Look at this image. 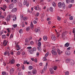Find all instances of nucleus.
<instances>
[{
    "instance_id": "21",
    "label": "nucleus",
    "mask_w": 75,
    "mask_h": 75,
    "mask_svg": "<svg viewBox=\"0 0 75 75\" xmlns=\"http://www.w3.org/2000/svg\"><path fill=\"white\" fill-rule=\"evenodd\" d=\"M69 44L68 42L66 43L64 45L65 47H69Z\"/></svg>"
},
{
    "instance_id": "49",
    "label": "nucleus",
    "mask_w": 75,
    "mask_h": 75,
    "mask_svg": "<svg viewBox=\"0 0 75 75\" xmlns=\"http://www.w3.org/2000/svg\"><path fill=\"white\" fill-rule=\"evenodd\" d=\"M60 35V33H57V37H59V36Z\"/></svg>"
},
{
    "instance_id": "57",
    "label": "nucleus",
    "mask_w": 75,
    "mask_h": 75,
    "mask_svg": "<svg viewBox=\"0 0 75 75\" xmlns=\"http://www.w3.org/2000/svg\"><path fill=\"white\" fill-rule=\"evenodd\" d=\"M66 2L68 4L70 2V0H66Z\"/></svg>"
},
{
    "instance_id": "19",
    "label": "nucleus",
    "mask_w": 75,
    "mask_h": 75,
    "mask_svg": "<svg viewBox=\"0 0 75 75\" xmlns=\"http://www.w3.org/2000/svg\"><path fill=\"white\" fill-rule=\"evenodd\" d=\"M30 38H27L25 40L26 42H27V43H28V42H30Z\"/></svg>"
},
{
    "instance_id": "63",
    "label": "nucleus",
    "mask_w": 75,
    "mask_h": 75,
    "mask_svg": "<svg viewBox=\"0 0 75 75\" xmlns=\"http://www.w3.org/2000/svg\"><path fill=\"white\" fill-rule=\"evenodd\" d=\"M3 24L4 25H7V24H6V22H3Z\"/></svg>"
},
{
    "instance_id": "28",
    "label": "nucleus",
    "mask_w": 75,
    "mask_h": 75,
    "mask_svg": "<svg viewBox=\"0 0 75 75\" xmlns=\"http://www.w3.org/2000/svg\"><path fill=\"white\" fill-rule=\"evenodd\" d=\"M43 61H47V59L46 57H44L43 58Z\"/></svg>"
},
{
    "instance_id": "15",
    "label": "nucleus",
    "mask_w": 75,
    "mask_h": 75,
    "mask_svg": "<svg viewBox=\"0 0 75 75\" xmlns=\"http://www.w3.org/2000/svg\"><path fill=\"white\" fill-rule=\"evenodd\" d=\"M47 65H48V63L47 62L46 63V65L44 67V69H45V70H47Z\"/></svg>"
},
{
    "instance_id": "34",
    "label": "nucleus",
    "mask_w": 75,
    "mask_h": 75,
    "mask_svg": "<svg viewBox=\"0 0 75 75\" xmlns=\"http://www.w3.org/2000/svg\"><path fill=\"white\" fill-rule=\"evenodd\" d=\"M57 52H58L59 54H60V50H59V49H57Z\"/></svg>"
},
{
    "instance_id": "2",
    "label": "nucleus",
    "mask_w": 75,
    "mask_h": 75,
    "mask_svg": "<svg viewBox=\"0 0 75 75\" xmlns=\"http://www.w3.org/2000/svg\"><path fill=\"white\" fill-rule=\"evenodd\" d=\"M0 8L3 11H6V9L7 8V6L6 5H4L2 7H1Z\"/></svg>"
},
{
    "instance_id": "47",
    "label": "nucleus",
    "mask_w": 75,
    "mask_h": 75,
    "mask_svg": "<svg viewBox=\"0 0 75 75\" xmlns=\"http://www.w3.org/2000/svg\"><path fill=\"white\" fill-rule=\"evenodd\" d=\"M37 50V48L35 47H33V51H36V50Z\"/></svg>"
},
{
    "instance_id": "41",
    "label": "nucleus",
    "mask_w": 75,
    "mask_h": 75,
    "mask_svg": "<svg viewBox=\"0 0 75 75\" xmlns=\"http://www.w3.org/2000/svg\"><path fill=\"white\" fill-rule=\"evenodd\" d=\"M0 18H1L2 19H3L4 18V16L2 15H0Z\"/></svg>"
},
{
    "instance_id": "29",
    "label": "nucleus",
    "mask_w": 75,
    "mask_h": 75,
    "mask_svg": "<svg viewBox=\"0 0 75 75\" xmlns=\"http://www.w3.org/2000/svg\"><path fill=\"white\" fill-rule=\"evenodd\" d=\"M52 5L54 7H55L56 6V4H55V2H53L52 4Z\"/></svg>"
},
{
    "instance_id": "52",
    "label": "nucleus",
    "mask_w": 75,
    "mask_h": 75,
    "mask_svg": "<svg viewBox=\"0 0 75 75\" xmlns=\"http://www.w3.org/2000/svg\"><path fill=\"white\" fill-rule=\"evenodd\" d=\"M6 74V72L5 71H3L2 72V74L3 75H5V74Z\"/></svg>"
},
{
    "instance_id": "64",
    "label": "nucleus",
    "mask_w": 75,
    "mask_h": 75,
    "mask_svg": "<svg viewBox=\"0 0 75 75\" xmlns=\"http://www.w3.org/2000/svg\"><path fill=\"white\" fill-rule=\"evenodd\" d=\"M18 75H23V73L21 72H19L18 73Z\"/></svg>"
},
{
    "instance_id": "32",
    "label": "nucleus",
    "mask_w": 75,
    "mask_h": 75,
    "mask_svg": "<svg viewBox=\"0 0 75 75\" xmlns=\"http://www.w3.org/2000/svg\"><path fill=\"white\" fill-rule=\"evenodd\" d=\"M30 27L28 26L26 28V30L27 31H28L30 30Z\"/></svg>"
},
{
    "instance_id": "44",
    "label": "nucleus",
    "mask_w": 75,
    "mask_h": 75,
    "mask_svg": "<svg viewBox=\"0 0 75 75\" xmlns=\"http://www.w3.org/2000/svg\"><path fill=\"white\" fill-rule=\"evenodd\" d=\"M57 18L58 20V21H60V20H61V18H60L58 16L57 17Z\"/></svg>"
},
{
    "instance_id": "30",
    "label": "nucleus",
    "mask_w": 75,
    "mask_h": 75,
    "mask_svg": "<svg viewBox=\"0 0 75 75\" xmlns=\"http://www.w3.org/2000/svg\"><path fill=\"white\" fill-rule=\"evenodd\" d=\"M11 17H12V18H17L16 16L14 15H11Z\"/></svg>"
},
{
    "instance_id": "38",
    "label": "nucleus",
    "mask_w": 75,
    "mask_h": 75,
    "mask_svg": "<svg viewBox=\"0 0 75 75\" xmlns=\"http://www.w3.org/2000/svg\"><path fill=\"white\" fill-rule=\"evenodd\" d=\"M49 54V52H47L46 54H45V57H47L48 56V55Z\"/></svg>"
},
{
    "instance_id": "14",
    "label": "nucleus",
    "mask_w": 75,
    "mask_h": 75,
    "mask_svg": "<svg viewBox=\"0 0 75 75\" xmlns=\"http://www.w3.org/2000/svg\"><path fill=\"white\" fill-rule=\"evenodd\" d=\"M14 68H12L11 69L10 71V73L11 74H12L14 72Z\"/></svg>"
},
{
    "instance_id": "42",
    "label": "nucleus",
    "mask_w": 75,
    "mask_h": 75,
    "mask_svg": "<svg viewBox=\"0 0 75 75\" xmlns=\"http://www.w3.org/2000/svg\"><path fill=\"white\" fill-rule=\"evenodd\" d=\"M28 74L29 75H33L32 73H31V71H28Z\"/></svg>"
},
{
    "instance_id": "48",
    "label": "nucleus",
    "mask_w": 75,
    "mask_h": 75,
    "mask_svg": "<svg viewBox=\"0 0 75 75\" xmlns=\"http://www.w3.org/2000/svg\"><path fill=\"white\" fill-rule=\"evenodd\" d=\"M70 2L71 3H74V0H70Z\"/></svg>"
},
{
    "instance_id": "9",
    "label": "nucleus",
    "mask_w": 75,
    "mask_h": 75,
    "mask_svg": "<svg viewBox=\"0 0 75 75\" xmlns=\"http://www.w3.org/2000/svg\"><path fill=\"white\" fill-rule=\"evenodd\" d=\"M10 62L11 64H14L15 62V60L12 59L10 60Z\"/></svg>"
},
{
    "instance_id": "43",
    "label": "nucleus",
    "mask_w": 75,
    "mask_h": 75,
    "mask_svg": "<svg viewBox=\"0 0 75 75\" xmlns=\"http://www.w3.org/2000/svg\"><path fill=\"white\" fill-rule=\"evenodd\" d=\"M69 19L70 20H72L74 19L73 17L71 16L69 17Z\"/></svg>"
},
{
    "instance_id": "23",
    "label": "nucleus",
    "mask_w": 75,
    "mask_h": 75,
    "mask_svg": "<svg viewBox=\"0 0 75 75\" xmlns=\"http://www.w3.org/2000/svg\"><path fill=\"white\" fill-rule=\"evenodd\" d=\"M28 52H29V53L31 54H33V51L31 50H28Z\"/></svg>"
},
{
    "instance_id": "62",
    "label": "nucleus",
    "mask_w": 75,
    "mask_h": 75,
    "mask_svg": "<svg viewBox=\"0 0 75 75\" xmlns=\"http://www.w3.org/2000/svg\"><path fill=\"white\" fill-rule=\"evenodd\" d=\"M7 53H8L6 51L4 52V55H7Z\"/></svg>"
},
{
    "instance_id": "24",
    "label": "nucleus",
    "mask_w": 75,
    "mask_h": 75,
    "mask_svg": "<svg viewBox=\"0 0 75 75\" xmlns=\"http://www.w3.org/2000/svg\"><path fill=\"white\" fill-rule=\"evenodd\" d=\"M19 33L20 34H22L23 33V30L22 29H21L19 31Z\"/></svg>"
},
{
    "instance_id": "35",
    "label": "nucleus",
    "mask_w": 75,
    "mask_h": 75,
    "mask_svg": "<svg viewBox=\"0 0 75 75\" xmlns=\"http://www.w3.org/2000/svg\"><path fill=\"white\" fill-rule=\"evenodd\" d=\"M39 15H40V13H38V12H37V13H36V14H35V16H36V17H37V16H39Z\"/></svg>"
},
{
    "instance_id": "5",
    "label": "nucleus",
    "mask_w": 75,
    "mask_h": 75,
    "mask_svg": "<svg viewBox=\"0 0 75 75\" xmlns=\"http://www.w3.org/2000/svg\"><path fill=\"white\" fill-rule=\"evenodd\" d=\"M51 38L53 41H55L56 40V38H55V37L54 35H52L51 36Z\"/></svg>"
},
{
    "instance_id": "59",
    "label": "nucleus",
    "mask_w": 75,
    "mask_h": 75,
    "mask_svg": "<svg viewBox=\"0 0 75 75\" xmlns=\"http://www.w3.org/2000/svg\"><path fill=\"white\" fill-rule=\"evenodd\" d=\"M69 62V59H67L66 60V63H68Z\"/></svg>"
},
{
    "instance_id": "31",
    "label": "nucleus",
    "mask_w": 75,
    "mask_h": 75,
    "mask_svg": "<svg viewBox=\"0 0 75 75\" xmlns=\"http://www.w3.org/2000/svg\"><path fill=\"white\" fill-rule=\"evenodd\" d=\"M29 69V70H31L33 68V67L31 66H30L28 67Z\"/></svg>"
},
{
    "instance_id": "17",
    "label": "nucleus",
    "mask_w": 75,
    "mask_h": 75,
    "mask_svg": "<svg viewBox=\"0 0 75 75\" xmlns=\"http://www.w3.org/2000/svg\"><path fill=\"white\" fill-rule=\"evenodd\" d=\"M62 6L63 8H65V3L63 2L62 3Z\"/></svg>"
},
{
    "instance_id": "55",
    "label": "nucleus",
    "mask_w": 75,
    "mask_h": 75,
    "mask_svg": "<svg viewBox=\"0 0 75 75\" xmlns=\"http://www.w3.org/2000/svg\"><path fill=\"white\" fill-rule=\"evenodd\" d=\"M22 69H23L24 70L25 69V67H24V65H23L22 66Z\"/></svg>"
},
{
    "instance_id": "16",
    "label": "nucleus",
    "mask_w": 75,
    "mask_h": 75,
    "mask_svg": "<svg viewBox=\"0 0 75 75\" xmlns=\"http://www.w3.org/2000/svg\"><path fill=\"white\" fill-rule=\"evenodd\" d=\"M40 30V28L38 27L37 29H35V33H37V32H38V31H39Z\"/></svg>"
},
{
    "instance_id": "33",
    "label": "nucleus",
    "mask_w": 75,
    "mask_h": 75,
    "mask_svg": "<svg viewBox=\"0 0 75 75\" xmlns=\"http://www.w3.org/2000/svg\"><path fill=\"white\" fill-rule=\"evenodd\" d=\"M46 70H45L44 69H43L42 71H41V74H43V73H44Z\"/></svg>"
},
{
    "instance_id": "8",
    "label": "nucleus",
    "mask_w": 75,
    "mask_h": 75,
    "mask_svg": "<svg viewBox=\"0 0 75 75\" xmlns=\"http://www.w3.org/2000/svg\"><path fill=\"white\" fill-rule=\"evenodd\" d=\"M17 8H15L12 9L11 12L12 13H15V12H16V11H17Z\"/></svg>"
},
{
    "instance_id": "26",
    "label": "nucleus",
    "mask_w": 75,
    "mask_h": 75,
    "mask_svg": "<svg viewBox=\"0 0 75 75\" xmlns=\"http://www.w3.org/2000/svg\"><path fill=\"white\" fill-rule=\"evenodd\" d=\"M16 48H18L19 50H20V49H21V46H20L18 45H16Z\"/></svg>"
},
{
    "instance_id": "60",
    "label": "nucleus",
    "mask_w": 75,
    "mask_h": 75,
    "mask_svg": "<svg viewBox=\"0 0 75 75\" xmlns=\"http://www.w3.org/2000/svg\"><path fill=\"white\" fill-rule=\"evenodd\" d=\"M10 19H9V18H6V20L7 22L9 21H10Z\"/></svg>"
},
{
    "instance_id": "20",
    "label": "nucleus",
    "mask_w": 75,
    "mask_h": 75,
    "mask_svg": "<svg viewBox=\"0 0 75 75\" xmlns=\"http://www.w3.org/2000/svg\"><path fill=\"white\" fill-rule=\"evenodd\" d=\"M13 35H14L13 34H12L11 35L10 37L9 38L10 39V40H11L13 38Z\"/></svg>"
},
{
    "instance_id": "45",
    "label": "nucleus",
    "mask_w": 75,
    "mask_h": 75,
    "mask_svg": "<svg viewBox=\"0 0 75 75\" xmlns=\"http://www.w3.org/2000/svg\"><path fill=\"white\" fill-rule=\"evenodd\" d=\"M38 47H41V43L40 42H39L38 43Z\"/></svg>"
},
{
    "instance_id": "1",
    "label": "nucleus",
    "mask_w": 75,
    "mask_h": 75,
    "mask_svg": "<svg viewBox=\"0 0 75 75\" xmlns=\"http://www.w3.org/2000/svg\"><path fill=\"white\" fill-rule=\"evenodd\" d=\"M52 49V51L51 52L53 55H57V52L55 51V48H53Z\"/></svg>"
},
{
    "instance_id": "13",
    "label": "nucleus",
    "mask_w": 75,
    "mask_h": 75,
    "mask_svg": "<svg viewBox=\"0 0 75 75\" xmlns=\"http://www.w3.org/2000/svg\"><path fill=\"white\" fill-rule=\"evenodd\" d=\"M66 54L67 55H69L71 54V52L69 51H67L66 52Z\"/></svg>"
},
{
    "instance_id": "18",
    "label": "nucleus",
    "mask_w": 75,
    "mask_h": 75,
    "mask_svg": "<svg viewBox=\"0 0 75 75\" xmlns=\"http://www.w3.org/2000/svg\"><path fill=\"white\" fill-rule=\"evenodd\" d=\"M43 39L45 41H47V39H48V38L47 36H44L43 37Z\"/></svg>"
},
{
    "instance_id": "46",
    "label": "nucleus",
    "mask_w": 75,
    "mask_h": 75,
    "mask_svg": "<svg viewBox=\"0 0 75 75\" xmlns=\"http://www.w3.org/2000/svg\"><path fill=\"white\" fill-rule=\"evenodd\" d=\"M23 20L24 21H26L27 20V18L26 17H24L23 18Z\"/></svg>"
},
{
    "instance_id": "27",
    "label": "nucleus",
    "mask_w": 75,
    "mask_h": 75,
    "mask_svg": "<svg viewBox=\"0 0 75 75\" xmlns=\"http://www.w3.org/2000/svg\"><path fill=\"white\" fill-rule=\"evenodd\" d=\"M37 48L39 51H41V49L40 47H37Z\"/></svg>"
},
{
    "instance_id": "12",
    "label": "nucleus",
    "mask_w": 75,
    "mask_h": 75,
    "mask_svg": "<svg viewBox=\"0 0 75 75\" xmlns=\"http://www.w3.org/2000/svg\"><path fill=\"white\" fill-rule=\"evenodd\" d=\"M75 63V62H74V61L72 60H71L70 63V65H71V66H73V65H74V64Z\"/></svg>"
},
{
    "instance_id": "22",
    "label": "nucleus",
    "mask_w": 75,
    "mask_h": 75,
    "mask_svg": "<svg viewBox=\"0 0 75 75\" xmlns=\"http://www.w3.org/2000/svg\"><path fill=\"white\" fill-rule=\"evenodd\" d=\"M2 38L3 39L6 38V35H2Z\"/></svg>"
},
{
    "instance_id": "6",
    "label": "nucleus",
    "mask_w": 75,
    "mask_h": 75,
    "mask_svg": "<svg viewBox=\"0 0 75 75\" xmlns=\"http://www.w3.org/2000/svg\"><path fill=\"white\" fill-rule=\"evenodd\" d=\"M14 4H11L9 5V8L10 9H12L14 7Z\"/></svg>"
},
{
    "instance_id": "39",
    "label": "nucleus",
    "mask_w": 75,
    "mask_h": 75,
    "mask_svg": "<svg viewBox=\"0 0 75 75\" xmlns=\"http://www.w3.org/2000/svg\"><path fill=\"white\" fill-rule=\"evenodd\" d=\"M4 33V30H2L0 32V35H1Z\"/></svg>"
},
{
    "instance_id": "4",
    "label": "nucleus",
    "mask_w": 75,
    "mask_h": 75,
    "mask_svg": "<svg viewBox=\"0 0 75 75\" xmlns=\"http://www.w3.org/2000/svg\"><path fill=\"white\" fill-rule=\"evenodd\" d=\"M8 43V42H7L6 40H4L3 41V44L4 45V47H5V46H6V45H7V44Z\"/></svg>"
},
{
    "instance_id": "36",
    "label": "nucleus",
    "mask_w": 75,
    "mask_h": 75,
    "mask_svg": "<svg viewBox=\"0 0 75 75\" xmlns=\"http://www.w3.org/2000/svg\"><path fill=\"white\" fill-rule=\"evenodd\" d=\"M13 27V28H16L17 27V24H15V25H12Z\"/></svg>"
},
{
    "instance_id": "56",
    "label": "nucleus",
    "mask_w": 75,
    "mask_h": 75,
    "mask_svg": "<svg viewBox=\"0 0 75 75\" xmlns=\"http://www.w3.org/2000/svg\"><path fill=\"white\" fill-rule=\"evenodd\" d=\"M6 2L7 3H9L10 2V0H5Z\"/></svg>"
},
{
    "instance_id": "3",
    "label": "nucleus",
    "mask_w": 75,
    "mask_h": 75,
    "mask_svg": "<svg viewBox=\"0 0 75 75\" xmlns=\"http://www.w3.org/2000/svg\"><path fill=\"white\" fill-rule=\"evenodd\" d=\"M23 5H26L27 7L29 6V3L27 2V0H24L23 2Z\"/></svg>"
},
{
    "instance_id": "7",
    "label": "nucleus",
    "mask_w": 75,
    "mask_h": 75,
    "mask_svg": "<svg viewBox=\"0 0 75 75\" xmlns=\"http://www.w3.org/2000/svg\"><path fill=\"white\" fill-rule=\"evenodd\" d=\"M32 72L33 75L34 74H36L37 73V70L35 69H33Z\"/></svg>"
},
{
    "instance_id": "11",
    "label": "nucleus",
    "mask_w": 75,
    "mask_h": 75,
    "mask_svg": "<svg viewBox=\"0 0 75 75\" xmlns=\"http://www.w3.org/2000/svg\"><path fill=\"white\" fill-rule=\"evenodd\" d=\"M62 3L61 2L58 3V6L59 8H62Z\"/></svg>"
},
{
    "instance_id": "61",
    "label": "nucleus",
    "mask_w": 75,
    "mask_h": 75,
    "mask_svg": "<svg viewBox=\"0 0 75 75\" xmlns=\"http://www.w3.org/2000/svg\"><path fill=\"white\" fill-rule=\"evenodd\" d=\"M65 75H69V72H68V71L65 72Z\"/></svg>"
},
{
    "instance_id": "58",
    "label": "nucleus",
    "mask_w": 75,
    "mask_h": 75,
    "mask_svg": "<svg viewBox=\"0 0 75 75\" xmlns=\"http://www.w3.org/2000/svg\"><path fill=\"white\" fill-rule=\"evenodd\" d=\"M30 27L31 28H33V27H34V25L33 24H31Z\"/></svg>"
},
{
    "instance_id": "40",
    "label": "nucleus",
    "mask_w": 75,
    "mask_h": 75,
    "mask_svg": "<svg viewBox=\"0 0 75 75\" xmlns=\"http://www.w3.org/2000/svg\"><path fill=\"white\" fill-rule=\"evenodd\" d=\"M50 10L51 12H52V11H53V8H52V7H50Z\"/></svg>"
},
{
    "instance_id": "25",
    "label": "nucleus",
    "mask_w": 75,
    "mask_h": 75,
    "mask_svg": "<svg viewBox=\"0 0 75 75\" xmlns=\"http://www.w3.org/2000/svg\"><path fill=\"white\" fill-rule=\"evenodd\" d=\"M53 69L54 71H56L57 69V67L56 66H54L53 67Z\"/></svg>"
},
{
    "instance_id": "10",
    "label": "nucleus",
    "mask_w": 75,
    "mask_h": 75,
    "mask_svg": "<svg viewBox=\"0 0 75 75\" xmlns=\"http://www.w3.org/2000/svg\"><path fill=\"white\" fill-rule=\"evenodd\" d=\"M50 72L51 74H53L54 73V70H53V69H52V68H50Z\"/></svg>"
},
{
    "instance_id": "50",
    "label": "nucleus",
    "mask_w": 75,
    "mask_h": 75,
    "mask_svg": "<svg viewBox=\"0 0 75 75\" xmlns=\"http://www.w3.org/2000/svg\"><path fill=\"white\" fill-rule=\"evenodd\" d=\"M6 30H8V33H10V28H6Z\"/></svg>"
},
{
    "instance_id": "51",
    "label": "nucleus",
    "mask_w": 75,
    "mask_h": 75,
    "mask_svg": "<svg viewBox=\"0 0 75 75\" xmlns=\"http://www.w3.org/2000/svg\"><path fill=\"white\" fill-rule=\"evenodd\" d=\"M7 18H8L9 19H10V18H11V15H9L8 16Z\"/></svg>"
},
{
    "instance_id": "37",
    "label": "nucleus",
    "mask_w": 75,
    "mask_h": 75,
    "mask_svg": "<svg viewBox=\"0 0 75 75\" xmlns=\"http://www.w3.org/2000/svg\"><path fill=\"white\" fill-rule=\"evenodd\" d=\"M64 36H65V35H64V33H63L62 34V38L63 39V40H64L65 38H64Z\"/></svg>"
},
{
    "instance_id": "53",
    "label": "nucleus",
    "mask_w": 75,
    "mask_h": 75,
    "mask_svg": "<svg viewBox=\"0 0 75 75\" xmlns=\"http://www.w3.org/2000/svg\"><path fill=\"white\" fill-rule=\"evenodd\" d=\"M19 6L20 7H22V6H23V4L21 3H19Z\"/></svg>"
},
{
    "instance_id": "54",
    "label": "nucleus",
    "mask_w": 75,
    "mask_h": 75,
    "mask_svg": "<svg viewBox=\"0 0 75 75\" xmlns=\"http://www.w3.org/2000/svg\"><path fill=\"white\" fill-rule=\"evenodd\" d=\"M73 33H74V35H75V28H74L73 29Z\"/></svg>"
}]
</instances>
